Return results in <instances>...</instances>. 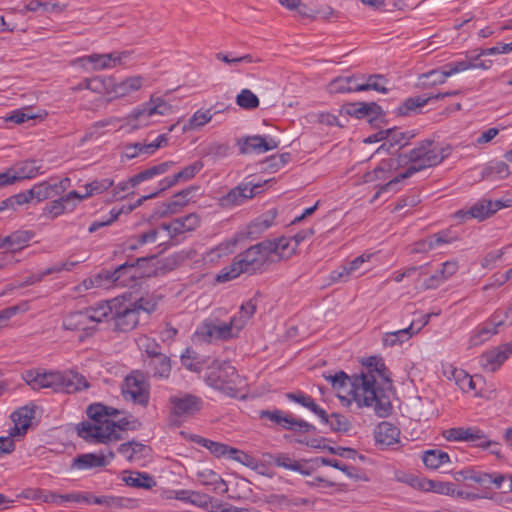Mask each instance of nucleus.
I'll use <instances>...</instances> for the list:
<instances>
[{
    "label": "nucleus",
    "mask_w": 512,
    "mask_h": 512,
    "mask_svg": "<svg viewBox=\"0 0 512 512\" xmlns=\"http://www.w3.org/2000/svg\"><path fill=\"white\" fill-rule=\"evenodd\" d=\"M62 326L65 330L70 331H86L92 328L85 310L67 314L63 319Z\"/></svg>",
    "instance_id": "32"
},
{
    "label": "nucleus",
    "mask_w": 512,
    "mask_h": 512,
    "mask_svg": "<svg viewBox=\"0 0 512 512\" xmlns=\"http://www.w3.org/2000/svg\"><path fill=\"white\" fill-rule=\"evenodd\" d=\"M173 161H166L162 162L160 164L154 165L152 167H149L136 175L130 177V183L132 184V187H136L143 181L150 180L156 176L162 175L166 172H168L173 166Z\"/></svg>",
    "instance_id": "28"
},
{
    "label": "nucleus",
    "mask_w": 512,
    "mask_h": 512,
    "mask_svg": "<svg viewBox=\"0 0 512 512\" xmlns=\"http://www.w3.org/2000/svg\"><path fill=\"white\" fill-rule=\"evenodd\" d=\"M429 101H432V97L429 96H415L407 98L404 103L398 107L397 112L399 115H407L409 112L416 110L417 108L425 106Z\"/></svg>",
    "instance_id": "49"
},
{
    "label": "nucleus",
    "mask_w": 512,
    "mask_h": 512,
    "mask_svg": "<svg viewBox=\"0 0 512 512\" xmlns=\"http://www.w3.org/2000/svg\"><path fill=\"white\" fill-rule=\"evenodd\" d=\"M82 61H87L94 64V70H104L113 68V58L110 53L108 54H91L81 58Z\"/></svg>",
    "instance_id": "53"
},
{
    "label": "nucleus",
    "mask_w": 512,
    "mask_h": 512,
    "mask_svg": "<svg viewBox=\"0 0 512 512\" xmlns=\"http://www.w3.org/2000/svg\"><path fill=\"white\" fill-rule=\"evenodd\" d=\"M322 423L329 425L330 429L335 432H347L351 427L348 419L338 413H332L331 415H328V421Z\"/></svg>",
    "instance_id": "55"
},
{
    "label": "nucleus",
    "mask_w": 512,
    "mask_h": 512,
    "mask_svg": "<svg viewBox=\"0 0 512 512\" xmlns=\"http://www.w3.org/2000/svg\"><path fill=\"white\" fill-rule=\"evenodd\" d=\"M365 75H353L348 77H338L329 83V91L331 93L360 92L357 87L360 79H364Z\"/></svg>",
    "instance_id": "33"
},
{
    "label": "nucleus",
    "mask_w": 512,
    "mask_h": 512,
    "mask_svg": "<svg viewBox=\"0 0 512 512\" xmlns=\"http://www.w3.org/2000/svg\"><path fill=\"white\" fill-rule=\"evenodd\" d=\"M509 167L504 161L490 163L483 171V176L491 179H503L509 175Z\"/></svg>",
    "instance_id": "51"
},
{
    "label": "nucleus",
    "mask_w": 512,
    "mask_h": 512,
    "mask_svg": "<svg viewBox=\"0 0 512 512\" xmlns=\"http://www.w3.org/2000/svg\"><path fill=\"white\" fill-rule=\"evenodd\" d=\"M213 115L210 112V109L208 110H198L196 111L191 118L188 121V129H199L203 127L205 124L211 121Z\"/></svg>",
    "instance_id": "60"
},
{
    "label": "nucleus",
    "mask_w": 512,
    "mask_h": 512,
    "mask_svg": "<svg viewBox=\"0 0 512 512\" xmlns=\"http://www.w3.org/2000/svg\"><path fill=\"white\" fill-rule=\"evenodd\" d=\"M267 182V180L263 182H242L233 189H231L226 195H224L220 199V203L223 207L241 205L245 201L252 199L257 194L261 193L264 184H266Z\"/></svg>",
    "instance_id": "11"
},
{
    "label": "nucleus",
    "mask_w": 512,
    "mask_h": 512,
    "mask_svg": "<svg viewBox=\"0 0 512 512\" xmlns=\"http://www.w3.org/2000/svg\"><path fill=\"white\" fill-rule=\"evenodd\" d=\"M117 452L127 461L136 462L148 457L150 455L151 448L143 443L131 440L120 444L117 448Z\"/></svg>",
    "instance_id": "20"
},
{
    "label": "nucleus",
    "mask_w": 512,
    "mask_h": 512,
    "mask_svg": "<svg viewBox=\"0 0 512 512\" xmlns=\"http://www.w3.org/2000/svg\"><path fill=\"white\" fill-rule=\"evenodd\" d=\"M235 375V368L228 363H223L217 371H212L207 377L209 385L216 389L227 391V394L234 396V389L226 386V380L223 375Z\"/></svg>",
    "instance_id": "26"
},
{
    "label": "nucleus",
    "mask_w": 512,
    "mask_h": 512,
    "mask_svg": "<svg viewBox=\"0 0 512 512\" xmlns=\"http://www.w3.org/2000/svg\"><path fill=\"white\" fill-rule=\"evenodd\" d=\"M36 499L43 501L44 503H58L63 502H76L82 503L84 500H88L84 493L73 492L65 495L57 494L52 491L37 490L34 496Z\"/></svg>",
    "instance_id": "24"
},
{
    "label": "nucleus",
    "mask_w": 512,
    "mask_h": 512,
    "mask_svg": "<svg viewBox=\"0 0 512 512\" xmlns=\"http://www.w3.org/2000/svg\"><path fill=\"white\" fill-rule=\"evenodd\" d=\"M80 202V194L77 191H70L65 196L50 201L43 208V215L55 219L64 213L72 212Z\"/></svg>",
    "instance_id": "16"
},
{
    "label": "nucleus",
    "mask_w": 512,
    "mask_h": 512,
    "mask_svg": "<svg viewBox=\"0 0 512 512\" xmlns=\"http://www.w3.org/2000/svg\"><path fill=\"white\" fill-rule=\"evenodd\" d=\"M278 143L273 140H267L265 137L260 135L248 136L244 139L243 143L240 146V152L242 154L247 153H264L270 150L277 148Z\"/></svg>",
    "instance_id": "21"
},
{
    "label": "nucleus",
    "mask_w": 512,
    "mask_h": 512,
    "mask_svg": "<svg viewBox=\"0 0 512 512\" xmlns=\"http://www.w3.org/2000/svg\"><path fill=\"white\" fill-rule=\"evenodd\" d=\"M279 426L286 430L294 432H310L316 431V427L302 419L294 418L291 414L283 412Z\"/></svg>",
    "instance_id": "42"
},
{
    "label": "nucleus",
    "mask_w": 512,
    "mask_h": 512,
    "mask_svg": "<svg viewBox=\"0 0 512 512\" xmlns=\"http://www.w3.org/2000/svg\"><path fill=\"white\" fill-rule=\"evenodd\" d=\"M203 168V163L201 161H195L192 164L184 167L181 171L174 174L178 183L188 181L195 177L197 173L201 171Z\"/></svg>",
    "instance_id": "63"
},
{
    "label": "nucleus",
    "mask_w": 512,
    "mask_h": 512,
    "mask_svg": "<svg viewBox=\"0 0 512 512\" xmlns=\"http://www.w3.org/2000/svg\"><path fill=\"white\" fill-rule=\"evenodd\" d=\"M236 104L245 110H254L259 107V98L250 90L242 89L236 96Z\"/></svg>",
    "instance_id": "50"
},
{
    "label": "nucleus",
    "mask_w": 512,
    "mask_h": 512,
    "mask_svg": "<svg viewBox=\"0 0 512 512\" xmlns=\"http://www.w3.org/2000/svg\"><path fill=\"white\" fill-rule=\"evenodd\" d=\"M364 365L367 367L368 371L366 373H371L375 378L376 374L378 377L388 380L386 377V367L385 364L382 362L381 359H378L377 357H369L366 362H364Z\"/></svg>",
    "instance_id": "62"
},
{
    "label": "nucleus",
    "mask_w": 512,
    "mask_h": 512,
    "mask_svg": "<svg viewBox=\"0 0 512 512\" xmlns=\"http://www.w3.org/2000/svg\"><path fill=\"white\" fill-rule=\"evenodd\" d=\"M346 112L359 119L371 116L370 121L383 113L382 108L375 102L350 103L346 106Z\"/></svg>",
    "instance_id": "25"
},
{
    "label": "nucleus",
    "mask_w": 512,
    "mask_h": 512,
    "mask_svg": "<svg viewBox=\"0 0 512 512\" xmlns=\"http://www.w3.org/2000/svg\"><path fill=\"white\" fill-rule=\"evenodd\" d=\"M388 141L392 142L399 148H402L409 144L410 140L414 137V134L410 131H400L397 128H390Z\"/></svg>",
    "instance_id": "56"
},
{
    "label": "nucleus",
    "mask_w": 512,
    "mask_h": 512,
    "mask_svg": "<svg viewBox=\"0 0 512 512\" xmlns=\"http://www.w3.org/2000/svg\"><path fill=\"white\" fill-rule=\"evenodd\" d=\"M170 412L176 417H189L202 409L203 401L192 394L173 395L169 397Z\"/></svg>",
    "instance_id": "15"
},
{
    "label": "nucleus",
    "mask_w": 512,
    "mask_h": 512,
    "mask_svg": "<svg viewBox=\"0 0 512 512\" xmlns=\"http://www.w3.org/2000/svg\"><path fill=\"white\" fill-rule=\"evenodd\" d=\"M192 440L199 444L202 447H205L210 451L212 455H214L217 458L227 456L230 458L231 453L236 452V448L230 447L227 444L215 442L206 438H203L201 436L195 435Z\"/></svg>",
    "instance_id": "35"
},
{
    "label": "nucleus",
    "mask_w": 512,
    "mask_h": 512,
    "mask_svg": "<svg viewBox=\"0 0 512 512\" xmlns=\"http://www.w3.org/2000/svg\"><path fill=\"white\" fill-rule=\"evenodd\" d=\"M86 413L93 421L81 422L78 427V435L90 443H108L122 439L120 432L138 430L142 423L132 415L118 418L119 410L94 403L88 406Z\"/></svg>",
    "instance_id": "1"
},
{
    "label": "nucleus",
    "mask_w": 512,
    "mask_h": 512,
    "mask_svg": "<svg viewBox=\"0 0 512 512\" xmlns=\"http://www.w3.org/2000/svg\"><path fill=\"white\" fill-rule=\"evenodd\" d=\"M201 223V218L197 213H189L183 217L173 219L169 223H162L160 229L166 231L169 235V245L175 246L185 239V234L195 231Z\"/></svg>",
    "instance_id": "8"
},
{
    "label": "nucleus",
    "mask_w": 512,
    "mask_h": 512,
    "mask_svg": "<svg viewBox=\"0 0 512 512\" xmlns=\"http://www.w3.org/2000/svg\"><path fill=\"white\" fill-rule=\"evenodd\" d=\"M422 461L426 468L437 470L444 464L450 463V456L448 453L440 449H430L422 453Z\"/></svg>",
    "instance_id": "38"
},
{
    "label": "nucleus",
    "mask_w": 512,
    "mask_h": 512,
    "mask_svg": "<svg viewBox=\"0 0 512 512\" xmlns=\"http://www.w3.org/2000/svg\"><path fill=\"white\" fill-rule=\"evenodd\" d=\"M112 185L113 181L107 178L88 183L85 185L86 193L84 195H80V201L85 198L100 194L109 189Z\"/></svg>",
    "instance_id": "54"
},
{
    "label": "nucleus",
    "mask_w": 512,
    "mask_h": 512,
    "mask_svg": "<svg viewBox=\"0 0 512 512\" xmlns=\"http://www.w3.org/2000/svg\"><path fill=\"white\" fill-rule=\"evenodd\" d=\"M376 444L382 449L388 448L399 443L400 430L397 426L390 422L383 421L379 423L374 432Z\"/></svg>",
    "instance_id": "18"
},
{
    "label": "nucleus",
    "mask_w": 512,
    "mask_h": 512,
    "mask_svg": "<svg viewBox=\"0 0 512 512\" xmlns=\"http://www.w3.org/2000/svg\"><path fill=\"white\" fill-rule=\"evenodd\" d=\"M256 310L257 300L255 298L249 299L241 305L238 316H234L231 319L240 320L243 322L244 327L247 321L255 314Z\"/></svg>",
    "instance_id": "59"
},
{
    "label": "nucleus",
    "mask_w": 512,
    "mask_h": 512,
    "mask_svg": "<svg viewBox=\"0 0 512 512\" xmlns=\"http://www.w3.org/2000/svg\"><path fill=\"white\" fill-rule=\"evenodd\" d=\"M292 239H287L285 237H280L274 240H264L263 242H269L272 247L271 249V261L273 260L272 256H277L279 260L288 259L295 251L296 247L293 245L291 247Z\"/></svg>",
    "instance_id": "39"
},
{
    "label": "nucleus",
    "mask_w": 512,
    "mask_h": 512,
    "mask_svg": "<svg viewBox=\"0 0 512 512\" xmlns=\"http://www.w3.org/2000/svg\"><path fill=\"white\" fill-rule=\"evenodd\" d=\"M324 377L331 383L333 389L351 395L359 408L372 407L380 417L390 414V401L384 395V391L376 385L375 377L371 373L362 372L359 375L348 376L344 371H339Z\"/></svg>",
    "instance_id": "2"
},
{
    "label": "nucleus",
    "mask_w": 512,
    "mask_h": 512,
    "mask_svg": "<svg viewBox=\"0 0 512 512\" xmlns=\"http://www.w3.org/2000/svg\"><path fill=\"white\" fill-rule=\"evenodd\" d=\"M443 435L448 441H467L483 448H490L492 445L497 446V442L488 440L485 434L475 427L450 428Z\"/></svg>",
    "instance_id": "14"
},
{
    "label": "nucleus",
    "mask_w": 512,
    "mask_h": 512,
    "mask_svg": "<svg viewBox=\"0 0 512 512\" xmlns=\"http://www.w3.org/2000/svg\"><path fill=\"white\" fill-rule=\"evenodd\" d=\"M243 329V322L230 319L228 323L207 319L197 328L194 337L199 341L210 343L213 340H229Z\"/></svg>",
    "instance_id": "6"
},
{
    "label": "nucleus",
    "mask_w": 512,
    "mask_h": 512,
    "mask_svg": "<svg viewBox=\"0 0 512 512\" xmlns=\"http://www.w3.org/2000/svg\"><path fill=\"white\" fill-rule=\"evenodd\" d=\"M197 478L203 486L212 487V491L216 494H225L228 492L227 483L213 470L198 472Z\"/></svg>",
    "instance_id": "30"
},
{
    "label": "nucleus",
    "mask_w": 512,
    "mask_h": 512,
    "mask_svg": "<svg viewBox=\"0 0 512 512\" xmlns=\"http://www.w3.org/2000/svg\"><path fill=\"white\" fill-rule=\"evenodd\" d=\"M508 478V475H504L501 473H486L480 471V477L478 478V485L490 489L493 486L496 489H501L502 484L505 482V480Z\"/></svg>",
    "instance_id": "47"
},
{
    "label": "nucleus",
    "mask_w": 512,
    "mask_h": 512,
    "mask_svg": "<svg viewBox=\"0 0 512 512\" xmlns=\"http://www.w3.org/2000/svg\"><path fill=\"white\" fill-rule=\"evenodd\" d=\"M123 481L131 487L150 489L156 485V481L152 476L143 472H130L129 475L123 476Z\"/></svg>",
    "instance_id": "44"
},
{
    "label": "nucleus",
    "mask_w": 512,
    "mask_h": 512,
    "mask_svg": "<svg viewBox=\"0 0 512 512\" xmlns=\"http://www.w3.org/2000/svg\"><path fill=\"white\" fill-rule=\"evenodd\" d=\"M149 367L155 378L167 379L171 373V360L165 354H154V358L150 359Z\"/></svg>",
    "instance_id": "36"
},
{
    "label": "nucleus",
    "mask_w": 512,
    "mask_h": 512,
    "mask_svg": "<svg viewBox=\"0 0 512 512\" xmlns=\"http://www.w3.org/2000/svg\"><path fill=\"white\" fill-rule=\"evenodd\" d=\"M30 194H32L33 199H36L38 202L55 197V193L51 192L50 181H43L34 185L30 189Z\"/></svg>",
    "instance_id": "58"
},
{
    "label": "nucleus",
    "mask_w": 512,
    "mask_h": 512,
    "mask_svg": "<svg viewBox=\"0 0 512 512\" xmlns=\"http://www.w3.org/2000/svg\"><path fill=\"white\" fill-rule=\"evenodd\" d=\"M230 147L226 143H211L205 148V155L213 160L224 158L228 155Z\"/></svg>",
    "instance_id": "64"
},
{
    "label": "nucleus",
    "mask_w": 512,
    "mask_h": 512,
    "mask_svg": "<svg viewBox=\"0 0 512 512\" xmlns=\"http://www.w3.org/2000/svg\"><path fill=\"white\" fill-rule=\"evenodd\" d=\"M107 464L108 462L104 454L86 453L75 457L71 467L79 470H86L105 467Z\"/></svg>",
    "instance_id": "29"
},
{
    "label": "nucleus",
    "mask_w": 512,
    "mask_h": 512,
    "mask_svg": "<svg viewBox=\"0 0 512 512\" xmlns=\"http://www.w3.org/2000/svg\"><path fill=\"white\" fill-rule=\"evenodd\" d=\"M511 354L512 341L482 354L481 364L484 369L494 372L508 359Z\"/></svg>",
    "instance_id": "17"
},
{
    "label": "nucleus",
    "mask_w": 512,
    "mask_h": 512,
    "mask_svg": "<svg viewBox=\"0 0 512 512\" xmlns=\"http://www.w3.org/2000/svg\"><path fill=\"white\" fill-rule=\"evenodd\" d=\"M451 148L439 147L432 140L421 141L415 148H413L405 157L411 162V165L395 178L379 187L371 202L378 199L382 193L394 189V187L404 179L410 178L415 173L422 171L426 168L434 167L440 164L446 157L450 155Z\"/></svg>",
    "instance_id": "3"
},
{
    "label": "nucleus",
    "mask_w": 512,
    "mask_h": 512,
    "mask_svg": "<svg viewBox=\"0 0 512 512\" xmlns=\"http://www.w3.org/2000/svg\"><path fill=\"white\" fill-rule=\"evenodd\" d=\"M75 265H76V262H63L61 264L53 265L52 267H49L40 273L32 274V275L26 277L25 280L21 284H19V287L33 285L35 283L42 281L45 276H48V275H51L54 273H60L62 271H70Z\"/></svg>",
    "instance_id": "37"
},
{
    "label": "nucleus",
    "mask_w": 512,
    "mask_h": 512,
    "mask_svg": "<svg viewBox=\"0 0 512 512\" xmlns=\"http://www.w3.org/2000/svg\"><path fill=\"white\" fill-rule=\"evenodd\" d=\"M172 110L171 105L167 104L162 98L151 96L149 103H145L141 108L134 110L129 116V120H136L140 123L133 125V129L148 124V118L154 114L167 115Z\"/></svg>",
    "instance_id": "13"
},
{
    "label": "nucleus",
    "mask_w": 512,
    "mask_h": 512,
    "mask_svg": "<svg viewBox=\"0 0 512 512\" xmlns=\"http://www.w3.org/2000/svg\"><path fill=\"white\" fill-rule=\"evenodd\" d=\"M122 394L125 399H130L134 404L147 407L150 392L144 375L138 371L128 375L124 380Z\"/></svg>",
    "instance_id": "10"
},
{
    "label": "nucleus",
    "mask_w": 512,
    "mask_h": 512,
    "mask_svg": "<svg viewBox=\"0 0 512 512\" xmlns=\"http://www.w3.org/2000/svg\"><path fill=\"white\" fill-rule=\"evenodd\" d=\"M429 492L454 497L456 492L455 484L452 482L430 480Z\"/></svg>",
    "instance_id": "61"
},
{
    "label": "nucleus",
    "mask_w": 512,
    "mask_h": 512,
    "mask_svg": "<svg viewBox=\"0 0 512 512\" xmlns=\"http://www.w3.org/2000/svg\"><path fill=\"white\" fill-rule=\"evenodd\" d=\"M42 165L37 160H26L0 173V188L29 179L41 173Z\"/></svg>",
    "instance_id": "12"
},
{
    "label": "nucleus",
    "mask_w": 512,
    "mask_h": 512,
    "mask_svg": "<svg viewBox=\"0 0 512 512\" xmlns=\"http://www.w3.org/2000/svg\"><path fill=\"white\" fill-rule=\"evenodd\" d=\"M413 325L414 323H411V325L407 328L385 333L383 336L384 345L393 347L409 340L415 333L414 331H412Z\"/></svg>",
    "instance_id": "45"
},
{
    "label": "nucleus",
    "mask_w": 512,
    "mask_h": 512,
    "mask_svg": "<svg viewBox=\"0 0 512 512\" xmlns=\"http://www.w3.org/2000/svg\"><path fill=\"white\" fill-rule=\"evenodd\" d=\"M34 232L30 230H18L8 237V251L14 253L22 250L27 246L28 242L34 237Z\"/></svg>",
    "instance_id": "43"
},
{
    "label": "nucleus",
    "mask_w": 512,
    "mask_h": 512,
    "mask_svg": "<svg viewBox=\"0 0 512 512\" xmlns=\"http://www.w3.org/2000/svg\"><path fill=\"white\" fill-rule=\"evenodd\" d=\"M388 79L382 74H371L365 76L364 79L359 80V84L355 89L361 91L375 90L377 92L386 94L389 89L386 87Z\"/></svg>",
    "instance_id": "34"
},
{
    "label": "nucleus",
    "mask_w": 512,
    "mask_h": 512,
    "mask_svg": "<svg viewBox=\"0 0 512 512\" xmlns=\"http://www.w3.org/2000/svg\"><path fill=\"white\" fill-rule=\"evenodd\" d=\"M277 215V209L272 208L258 216L247 226V236L251 239H257L262 233L276 224Z\"/></svg>",
    "instance_id": "19"
},
{
    "label": "nucleus",
    "mask_w": 512,
    "mask_h": 512,
    "mask_svg": "<svg viewBox=\"0 0 512 512\" xmlns=\"http://www.w3.org/2000/svg\"><path fill=\"white\" fill-rule=\"evenodd\" d=\"M112 325L116 332L127 333L134 330L139 324L138 309L131 303L121 302L114 299Z\"/></svg>",
    "instance_id": "9"
},
{
    "label": "nucleus",
    "mask_w": 512,
    "mask_h": 512,
    "mask_svg": "<svg viewBox=\"0 0 512 512\" xmlns=\"http://www.w3.org/2000/svg\"><path fill=\"white\" fill-rule=\"evenodd\" d=\"M270 247L272 246L269 242L262 241L239 253L236 258L243 267L244 273L253 275L262 272L267 263L271 261Z\"/></svg>",
    "instance_id": "7"
},
{
    "label": "nucleus",
    "mask_w": 512,
    "mask_h": 512,
    "mask_svg": "<svg viewBox=\"0 0 512 512\" xmlns=\"http://www.w3.org/2000/svg\"><path fill=\"white\" fill-rule=\"evenodd\" d=\"M22 378L33 390L50 388L57 393L70 394L89 387L86 378L72 370L61 372L34 369L25 371L22 374Z\"/></svg>",
    "instance_id": "4"
},
{
    "label": "nucleus",
    "mask_w": 512,
    "mask_h": 512,
    "mask_svg": "<svg viewBox=\"0 0 512 512\" xmlns=\"http://www.w3.org/2000/svg\"><path fill=\"white\" fill-rule=\"evenodd\" d=\"M142 85V76H132L124 79L120 83L114 84L112 87V92L116 97H124L134 91L139 90Z\"/></svg>",
    "instance_id": "41"
},
{
    "label": "nucleus",
    "mask_w": 512,
    "mask_h": 512,
    "mask_svg": "<svg viewBox=\"0 0 512 512\" xmlns=\"http://www.w3.org/2000/svg\"><path fill=\"white\" fill-rule=\"evenodd\" d=\"M35 411L33 408L22 407L12 413L11 418L15 423V434L25 433L28 427L31 425V421L34 418Z\"/></svg>",
    "instance_id": "40"
},
{
    "label": "nucleus",
    "mask_w": 512,
    "mask_h": 512,
    "mask_svg": "<svg viewBox=\"0 0 512 512\" xmlns=\"http://www.w3.org/2000/svg\"><path fill=\"white\" fill-rule=\"evenodd\" d=\"M196 254V250L192 248L175 252L174 254L165 258L164 267L169 270H173L176 267L182 265L185 261L192 260Z\"/></svg>",
    "instance_id": "46"
},
{
    "label": "nucleus",
    "mask_w": 512,
    "mask_h": 512,
    "mask_svg": "<svg viewBox=\"0 0 512 512\" xmlns=\"http://www.w3.org/2000/svg\"><path fill=\"white\" fill-rule=\"evenodd\" d=\"M181 363L182 365L192 371V372H200L202 369V362L199 359V355L191 348H186L185 351L181 354Z\"/></svg>",
    "instance_id": "52"
},
{
    "label": "nucleus",
    "mask_w": 512,
    "mask_h": 512,
    "mask_svg": "<svg viewBox=\"0 0 512 512\" xmlns=\"http://www.w3.org/2000/svg\"><path fill=\"white\" fill-rule=\"evenodd\" d=\"M147 260L148 258L141 257L132 262L127 261L114 270H102L94 277L92 282L98 287L105 288H109L112 285L132 287L136 285L138 279L144 276L140 266Z\"/></svg>",
    "instance_id": "5"
},
{
    "label": "nucleus",
    "mask_w": 512,
    "mask_h": 512,
    "mask_svg": "<svg viewBox=\"0 0 512 512\" xmlns=\"http://www.w3.org/2000/svg\"><path fill=\"white\" fill-rule=\"evenodd\" d=\"M458 270V263L456 261H446L442 264L441 270L430 276L425 280V289L437 288L441 283L449 279Z\"/></svg>",
    "instance_id": "31"
},
{
    "label": "nucleus",
    "mask_w": 512,
    "mask_h": 512,
    "mask_svg": "<svg viewBox=\"0 0 512 512\" xmlns=\"http://www.w3.org/2000/svg\"><path fill=\"white\" fill-rule=\"evenodd\" d=\"M494 214V210L491 205V200H481L474 204L468 210L461 209L455 213V218L464 221L466 219L475 218L478 220H484Z\"/></svg>",
    "instance_id": "22"
},
{
    "label": "nucleus",
    "mask_w": 512,
    "mask_h": 512,
    "mask_svg": "<svg viewBox=\"0 0 512 512\" xmlns=\"http://www.w3.org/2000/svg\"><path fill=\"white\" fill-rule=\"evenodd\" d=\"M504 324V320L500 319L499 313H494L489 323L478 328L470 338V346H478L488 340L492 335L497 333V327Z\"/></svg>",
    "instance_id": "23"
},
{
    "label": "nucleus",
    "mask_w": 512,
    "mask_h": 512,
    "mask_svg": "<svg viewBox=\"0 0 512 512\" xmlns=\"http://www.w3.org/2000/svg\"><path fill=\"white\" fill-rule=\"evenodd\" d=\"M454 374L456 385L464 392L475 390V382L473 378L464 370H451Z\"/></svg>",
    "instance_id": "57"
},
{
    "label": "nucleus",
    "mask_w": 512,
    "mask_h": 512,
    "mask_svg": "<svg viewBox=\"0 0 512 512\" xmlns=\"http://www.w3.org/2000/svg\"><path fill=\"white\" fill-rule=\"evenodd\" d=\"M114 299L97 303L85 310L89 323H100L102 321H111L113 313Z\"/></svg>",
    "instance_id": "27"
},
{
    "label": "nucleus",
    "mask_w": 512,
    "mask_h": 512,
    "mask_svg": "<svg viewBox=\"0 0 512 512\" xmlns=\"http://www.w3.org/2000/svg\"><path fill=\"white\" fill-rule=\"evenodd\" d=\"M242 273H244L243 267L235 257L230 265L220 270L216 276V281L219 283H225L237 278Z\"/></svg>",
    "instance_id": "48"
}]
</instances>
